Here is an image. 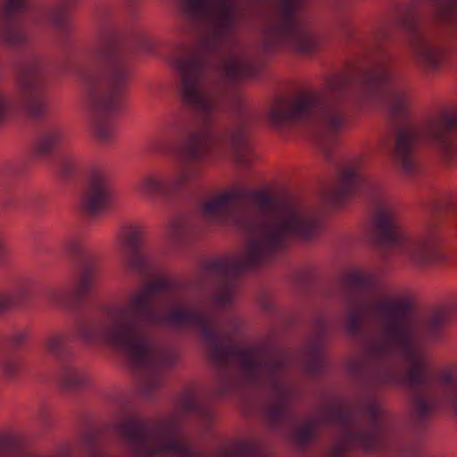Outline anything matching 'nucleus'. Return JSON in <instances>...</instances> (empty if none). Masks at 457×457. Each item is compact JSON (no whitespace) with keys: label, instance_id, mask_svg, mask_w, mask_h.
Masks as SVG:
<instances>
[{"label":"nucleus","instance_id":"nucleus-1","mask_svg":"<svg viewBox=\"0 0 457 457\" xmlns=\"http://www.w3.org/2000/svg\"><path fill=\"white\" fill-rule=\"evenodd\" d=\"M179 75V92L184 103L193 109L198 121L195 127L179 126L174 141L182 147V157L171 176L152 170L142 174L134 189L146 200L170 198L195 182L201 175L203 162L215 151H228L242 165L250 153L246 129L253 120L243 96L235 89L223 88L216 81L233 87L238 81L253 78L255 63L248 58L229 53L217 71L205 56L196 51L181 49L172 59ZM173 139L159 137L150 141L148 151L169 155L176 151Z\"/></svg>","mask_w":457,"mask_h":457},{"label":"nucleus","instance_id":"nucleus-2","mask_svg":"<svg viewBox=\"0 0 457 457\" xmlns=\"http://www.w3.org/2000/svg\"><path fill=\"white\" fill-rule=\"evenodd\" d=\"M127 76L125 62L115 52L108 54L99 72L87 73V110L94 112L93 132L103 144L114 139V126L107 114L119 109V91Z\"/></svg>","mask_w":457,"mask_h":457},{"label":"nucleus","instance_id":"nucleus-3","mask_svg":"<svg viewBox=\"0 0 457 457\" xmlns=\"http://www.w3.org/2000/svg\"><path fill=\"white\" fill-rule=\"evenodd\" d=\"M232 0H183L186 17L195 24L208 25L215 46L231 40L236 15Z\"/></svg>","mask_w":457,"mask_h":457},{"label":"nucleus","instance_id":"nucleus-4","mask_svg":"<svg viewBox=\"0 0 457 457\" xmlns=\"http://www.w3.org/2000/svg\"><path fill=\"white\" fill-rule=\"evenodd\" d=\"M305 0H281L272 25V39L302 54L311 53L315 40L299 14Z\"/></svg>","mask_w":457,"mask_h":457},{"label":"nucleus","instance_id":"nucleus-5","mask_svg":"<svg viewBox=\"0 0 457 457\" xmlns=\"http://www.w3.org/2000/svg\"><path fill=\"white\" fill-rule=\"evenodd\" d=\"M145 227L137 223L123 227L119 235L122 265L142 281L155 272L154 260L145 245Z\"/></svg>","mask_w":457,"mask_h":457},{"label":"nucleus","instance_id":"nucleus-6","mask_svg":"<svg viewBox=\"0 0 457 457\" xmlns=\"http://www.w3.org/2000/svg\"><path fill=\"white\" fill-rule=\"evenodd\" d=\"M342 287L349 297V311L345 318V328L352 336H357L362 329L365 305L363 298L374 290L376 278L372 274L360 270L347 272L342 280Z\"/></svg>","mask_w":457,"mask_h":457},{"label":"nucleus","instance_id":"nucleus-7","mask_svg":"<svg viewBox=\"0 0 457 457\" xmlns=\"http://www.w3.org/2000/svg\"><path fill=\"white\" fill-rule=\"evenodd\" d=\"M46 298L52 306H66L74 315V323L70 332L73 341H86V324L82 317L78 315L79 307L86 300V269H71V278L66 292V297L61 290L51 289Z\"/></svg>","mask_w":457,"mask_h":457},{"label":"nucleus","instance_id":"nucleus-8","mask_svg":"<svg viewBox=\"0 0 457 457\" xmlns=\"http://www.w3.org/2000/svg\"><path fill=\"white\" fill-rule=\"evenodd\" d=\"M397 24L410 34V44L417 61L428 68H436L441 60V51L420 31L414 10L408 8L403 12L397 18Z\"/></svg>","mask_w":457,"mask_h":457},{"label":"nucleus","instance_id":"nucleus-9","mask_svg":"<svg viewBox=\"0 0 457 457\" xmlns=\"http://www.w3.org/2000/svg\"><path fill=\"white\" fill-rule=\"evenodd\" d=\"M112 189L103 170L87 168V220L104 214L111 205Z\"/></svg>","mask_w":457,"mask_h":457},{"label":"nucleus","instance_id":"nucleus-10","mask_svg":"<svg viewBox=\"0 0 457 457\" xmlns=\"http://www.w3.org/2000/svg\"><path fill=\"white\" fill-rule=\"evenodd\" d=\"M42 70L43 66L40 61L29 63L24 73L18 79L23 104L33 116L40 115L46 110V104L39 95L41 82L37 78Z\"/></svg>","mask_w":457,"mask_h":457},{"label":"nucleus","instance_id":"nucleus-11","mask_svg":"<svg viewBox=\"0 0 457 457\" xmlns=\"http://www.w3.org/2000/svg\"><path fill=\"white\" fill-rule=\"evenodd\" d=\"M316 327V337L310 344L303 360V369L311 376H320L327 369V359L322 341L329 330V323L325 317L321 316L318 319Z\"/></svg>","mask_w":457,"mask_h":457},{"label":"nucleus","instance_id":"nucleus-12","mask_svg":"<svg viewBox=\"0 0 457 457\" xmlns=\"http://www.w3.org/2000/svg\"><path fill=\"white\" fill-rule=\"evenodd\" d=\"M180 411L185 414L193 415L209 426L213 419L211 407L193 391L184 393L179 401Z\"/></svg>","mask_w":457,"mask_h":457},{"label":"nucleus","instance_id":"nucleus-13","mask_svg":"<svg viewBox=\"0 0 457 457\" xmlns=\"http://www.w3.org/2000/svg\"><path fill=\"white\" fill-rule=\"evenodd\" d=\"M64 138L60 128H51L41 132L35 141V150L39 154H47L59 145Z\"/></svg>","mask_w":457,"mask_h":457},{"label":"nucleus","instance_id":"nucleus-14","mask_svg":"<svg viewBox=\"0 0 457 457\" xmlns=\"http://www.w3.org/2000/svg\"><path fill=\"white\" fill-rule=\"evenodd\" d=\"M66 253L71 262V269H86L84 265L83 236H71L65 243Z\"/></svg>","mask_w":457,"mask_h":457},{"label":"nucleus","instance_id":"nucleus-15","mask_svg":"<svg viewBox=\"0 0 457 457\" xmlns=\"http://www.w3.org/2000/svg\"><path fill=\"white\" fill-rule=\"evenodd\" d=\"M83 368L67 366L62 373L60 385L67 392H75L83 386Z\"/></svg>","mask_w":457,"mask_h":457},{"label":"nucleus","instance_id":"nucleus-16","mask_svg":"<svg viewBox=\"0 0 457 457\" xmlns=\"http://www.w3.org/2000/svg\"><path fill=\"white\" fill-rule=\"evenodd\" d=\"M438 19L457 29V0H430Z\"/></svg>","mask_w":457,"mask_h":457},{"label":"nucleus","instance_id":"nucleus-17","mask_svg":"<svg viewBox=\"0 0 457 457\" xmlns=\"http://www.w3.org/2000/svg\"><path fill=\"white\" fill-rule=\"evenodd\" d=\"M187 230L185 220L179 218L169 224L165 232V237L170 244L176 245L183 241Z\"/></svg>","mask_w":457,"mask_h":457},{"label":"nucleus","instance_id":"nucleus-18","mask_svg":"<svg viewBox=\"0 0 457 457\" xmlns=\"http://www.w3.org/2000/svg\"><path fill=\"white\" fill-rule=\"evenodd\" d=\"M127 37L139 50L145 52L152 51L153 43L142 29H132L129 32H128Z\"/></svg>","mask_w":457,"mask_h":457},{"label":"nucleus","instance_id":"nucleus-19","mask_svg":"<svg viewBox=\"0 0 457 457\" xmlns=\"http://www.w3.org/2000/svg\"><path fill=\"white\" fill-rule=\"evenodd\" d=\"M44 345L48 353L58 354L62 352L64 345L63 335L60 332L50 333L46 337Z\"/></svg>","mask_w":457,"mask_h":457},{"label":"nucleus","instance_id":"nucleus-20","mask_svg":"<svg viewBox=\"0 0 457 457\" xmlns=\"http://www.w3.org/2000/svg\"><path fill=\"white\" fill-rule=\"evenodd\" d=\"M447 322L448 315L444 312H437L429 320L427 330L430 336L437 337Z\"/></svg>","mask_w":457,"mask_h":457},{"label":"nucleus","instance_id":"nucleus-21","mask_svg":"<svg viewBox=\"0 0 457 457\" xmlns=\"http://www.w3.org/2000/svg\"><path fill=\"white\" fill-rule=\"evenodd\" d=\"M22 367V361L19 357H8L3 361L1 369L7 377H14Z\"/></svg>","mask_w":457,"mask_h":457},{"label":"nucleus","instance_id":"nucleus-22","mask_svg":"<svg viewBox=\"0 0 457 457\" xmlns=\"http://www.w3.org/2000/svg\"><path fill=\"white\" fill-rule=\"evenodd\" d=\"M79 163L73 157H64L60 162V172L62 176L68 178L76 174L79 170Z\"/></svg>","mask_w":457,"mask_h":457},{"label":"nucleus","instance_id":"nucleus-23","mask_svg":"<svg viewBox=\"0 0 457 457\" xmlns=\"http://www.w3.org/2000/svg\"><path fill=\"white\" fill-rule=\"evenodd\" d=\"M27 0H5L4 13L6 16L13 15L25 9Z\"/></svg>","mask_w":457,"mask_h":457},{"label":"nucleus","instance_id":"nucleus-24","mask_svg":"<svg viewBox=\"0 0 457 457\" xmlns=\"http://www.w3.org/2000/svg\"><path fill=\"white\" fill-rule=\"evenodd\" d=\"M20 298L15 292L0 293V312H4L19 302Z\"/></svg>","mask_w":457,"mask_h":457},{"label":"nucleus","instance_id":"nucleus-25","mask_svg":"<svg viewBox=\"0 0 457 457\" xmlns=\"http://www.w3.org/2000/svg\"><path fill=\"white\" fill-rule=\"evenodd\" d=\"M100 272L98 264L87 254V289Z\"/></svg>","mask_w":457,"mask_h":457},{"label":"nucleus","instance_id":"nucleus-26","mask_svg":"<svg viewBox=\"0 0 457 457\" xmlns=\"http://www.w3.org/2000/svg\"><path fill=\"white\" fill-rule=\"evenodd\" d=\"M9 105L10 101L7 95L0 89V122L5 118Z\"/></svg>","mask_w":457,"mask_h":457},{"label":"nucleus","instance_id":"nucleus-27","mask_svg":"<svg viewBox=\"0 0 457 457\" xmlns=\"http://www.w3.org/2000/svg\"><path fill=\"white\" fill-rule=\"evenodd\" d=\"M138 0H120L121 5L128 11L133 12Z\"/></svg>","mask_w":457,"mask_h":457},{"label":"nucleus","instance_id":"nucleus-28","mask_svg":"<svg viewBox=\"0 0 457 457\" xmlns=\"http://www.w3.org/2000/svg\"><path fill=\"white\" fill-rule=\"evenodd\" d=\"M6 246V241L4 236L0 233V254L4 251Z\"/></svg>","mask_w":457,"mask_h":457},{"label":"nucleus","instance_id":"nucleus-29","mask_svg":"<svg viewBox=\"0 0 457 457\" xmlns=\"http://www.w3.org/2000/svg\"><path fill=\"white\" fill-rule=\"evenodd\" d=\"M231 319V321H232V326H233V328L237 329L238 328V324H237V321L236 320V319L234 317H230Z\"/></svg>","mask_w":457,"mask_h":457},{"label":"nucleus","instance_id":"nucleus-30","mask_svg":"<svg viewBox=\"0 0 457 457\" xmlns=\"http://www.w3.org/2000/svg\"><path fill=\"white\" fill-rule=\"evenodd\" d=\"M24 338H25V336H24V335H21L20 338H18V336H17V337H15L13 338V340H14L15 342H17V343H18V342H19V340H21V339H24Z\"/></svg>","mask_w":457,"mask_h":457},{"label":"nucleus","instance_id":"nucleus-31","mask_svg":"<svg viewBox=\"0 0 457 457\" xmlns=\"http://www.w3.org/2000/svg\"><path fill=\"white\" fill-rule=\"evenodd\" d=\"M79 208H83V202L80 203Z\"/></svg>","mask_w":457,"mask_h":457},{"label":"nucleus","instance_id":"nucleus-32","mask_svg":"<svg viewBox=\"0 0 457 457\" xmlns=\"http://www.w3.org/2000/svg\"><path fill=\"white\" fill-rule=\"evenodd\" d=\"M0 457H5V456L2 453V452H1V451H0Z\"/></svg>","mask_w":457,"mask_h":457},{"label":"nucleus","instance_id":"nucleus-33","mask_svg":"<svg viewBox=\"0 0 457 457\" xmlns=\"http://www.w3.org/2000/svg\"><path fill=\"white\" fill-rule=\"evenodd\" d=\"M87 339H88L89 338V331L88 330H87Z\"/></svg>","mask_w":457,"mask_h":457}]
</instances>
